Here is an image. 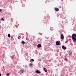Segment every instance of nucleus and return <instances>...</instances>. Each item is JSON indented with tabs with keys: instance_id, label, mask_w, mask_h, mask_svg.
I'll use <instances>...</instances> for the list:
<instances>
[{
	"instance_id": "nucleus-16",
	"label": "nucleus",
	"mask_w": 76,
	"mask_h": 76,
	"mask_svg": "<svg viewBox=\"0 0 76 76\" xmlns=\"http://www.w3.org/2000/svg\"><path fill=\"white\" fill-rule=\"evenodd\" d=\"M45 72H48V70H47V69H46L45 70Z\"/></svg>"
},
{
	"instance_id": "nucleus-9",
	"label": "nucleus",
	"mask_w": 76,
	"mask_h": 76,
	"mask_svg": "<svg viewBox=\"0 0 76 76\" xmlns=\"http://www.w3.org/2000/svg\"><path fill=\"white\" fill-rule=\"evenodd\" d=\"M32 65H33V64L32 63H30L29 64L30 67H31V66H32Z\"/></svg>"
},
{
	"instance_id": "nucleus-12",
	"label": "nucleus",
	"mask_w": 76,
	"mask_h": 76,
	"mask_svg": "<svg viewBox=\"0 0 76 76\" xmlns=\"http://www.w3.org/2000/svg\"><path fill=\"white\" fill-rule=\"evenodd\" d=\"M1 20H3V21H4V19H3V18H1Z\"/></svg>"
},
{
	"instance_id": "nucleus-10",
	"label": "nucleus",
	"mask_w": 76,
	"mask_h": 76,
	"mask_svg": "<svg viewBox=\"0 0 76 76\" xmlns=\"http://www.w3.org/2000/svg\"><path fill=\"white\" fill-rule=\"evenodd\" d=\"M21 43H22V44H25V42L23 40L22 41Z\"/></svg>"
},
{
	"instance_id": "nucleus-18",
	"label": "nucleus",
	"mask_w": 76,
	"mask_h": 76,
	"mask_svg": "<svg viewBox=\"0 0 76 76\" xmlns=\"http://www.w3.org/2000/svg\"><path fill=\"white\" fill-rule=\"evenodd\" d=\"M46 69V68H44L43 69L44 70H45Z\"/></svg>"
},
{
	"instance_id": "nucleus-19",
	"label": "nucleus",
	"mask_w": 76,
	"mask_h": 76,
	"mask_svg": "<svg viewBox=\"0 0 76 76\" xmlns=\"http://www.w3.org/2000/svg\"><path fill=\"white\" fill-rule=\"evenodd\" d=\"M14 57V56H13L11 57V58H13Z\"/></svg>"
},
{
	"instance_id": "nucleus-24",
	"label": "nucleus",
	"mask_w": 76,
	"mask_h": 76,
	"mask_svg": "<svg viewBox=\"0 0 76 76\" xmlns=\"http://www.w3.org/2000/svg\"><path fill=\"white\" fill-rule=\"evenodd\" d=\"M63 0H61V1H63Z\"/></svg>"
},
{
	"instance_id": "nucleus-11",
	"label": "nucleus",
	"mask_w": 76,
	"mask_h": 76,
	"mask_svg": "<svg viewBox=\"0 0 76 76\" xmlns=\"http://www.w3.org/2000/svg\"><path fill=\"white\" fill-rule=\"evenodd\" d=\"M10 37H11V36H10V34H8V37L9 38H10Z\"/></svg>"
},
{
	"instance_id": "nucleus-22",
	"label": "nucleus",
	"mask_w": 76,
	"mask_h": 76,
	"mask_svg": "<svg viewBox=\"0 0 76 76\" xmlns=\"http://www.w3.org/2000/svg\"><path fill=\"white\" fill-rule=\"evenodd\" d=\"M11 39H12V38H13V37H11Z\"/></svg>"
},
{
	"instance_id": "nucleus-14",
	"label": "nucleus",
	"mask_w": 76,
	"mask_h": 76,
	"mask_svg": "<svg viewBox=\"0 0 76 76\" xmlns=\"http://www.w3.org/2000/svg\"><path fill=\"white\" fill-rule=\"evenodd\" d=\"M26 40H27V41H28L29 40V38L28 37H26Z\"/></svg>"
},
{
	"instance_id": "nucleus-20",
	"label": "nucleus",
	"mask_w": 76,
	"mask_h": 76,
	"mask_svg": "<svg viewBox=\"0 0 76 76\" xmlns=\"http://www.w3.org/2000/svg\"><path fill=\"white\" fill-rule=\"evenodd\" d=\"M1 11H2V10H1V9H0V12H1Z\"/></svg>"
},
{
	"instance_id": "nucleus-5",
	"label": "nucleus",
	"mask_w": 76,
	"mask_h": 76,
	"mask_svg": "<svg viewBox=\"0 0 76 76\" xmlns=\"http://www.w3.org/2000/svg\"><path fill=\"white\" fill-rule=\"evenodd\" d=\"M36 73H40V71L38 70H37L35 71Z\"/></svg>"
},
{
	"instance_id": "nucleus-1",
	"label": "nucleus",
	"mask_w": 76,
	"mask_h": 76,
	"mask_svg": "<svg viewBox=\"0 0 76 76\" xmlns=\"http://www.w3.org/2000/svg\"><path fill=\"white\" fill-rule=\"evenodd\" d=\"M71 38L73 40V42H75L76 41V34H73L71 36Z\"/></svg>"
},
{
	"instance_id": "nucleus-15",
	"label": "nucleus",
	"mask_w": 76,
	"mask_h": 76,
	"mask_svg": "<svg viewBox=\"0 0 76 76\" xmlns=\"http://www.w3.org/2000/svg\"><path fill=\"white\" fill-rule=\"evenodd\" d=\"M50 30H51V31H53V28L52 27H51V28H50Z\"/></svg>"
},
{
	"instance_id": "nucleus-13",
	"label": "nucleus",
	"mask_w": 76,
	"mask_h": 76,
	"mask_svg": "<svg viewBox=\"0 0 76 76\" xmlns=\"http://www.w3.org/2000/svg\"><path fill=\"white\" fill-rule=\"evenodd\" d=\"M18 39H20V38H21V37L19 36L18 37Z\"/></svg>"
},
{
	"instance_id": "nucleus-17",
	"label": "nucleus",
	"mask_w": 76,
	"mask_h": 76,
	"mask_svg": "<svg viewBox=\"0 0 76 76\" xmlns=\"http://www.w3.org/2000/svg\"><path fill=\"white\" fill-rule=\"evenodd\" d=\"M7 76H9V74L8 73H7Z\"/></svg>"
},
{
	"instance_id": "nucleus-23",
	"label": "nucleus",
	"mask_w": 76,
	"mask_h": 76,
	"mask_svg": "<svg viewBox=\"0 0 76 76\" xmlns=\"http://www.w3.org/2000/svg\"><path fill=\"white\" fill-rule=\"evenodd\" d=\"M1 74L0 73V76H1Z\"/></svg>"
},
{
	"instance_id": "nucleus-3",
	"label": "nucleus",
	"mask_w": 76,
	"mask_h": 76,
	"mask_svg": "<svg viewBox=\"0 0 76 76\" xmlns=\"http://www.w3.org/2000/svg\"><path fill=\"white\" fill-rule=\"evenodd\" d=\"M41 44H39L37 45V48H40V47H41Z\"/></svg>"
},
{
	"instance_id": "nucleus-8",
	"label": "nucleus",
	"mask_w": 76,
	"mask_h": 76,
	"mask_svg": "<svg viewBox=\"0 0 76 76\" xmlns=\"http://www.w3.org/2000/svg\"><path fill=\"white\" fill-rule=\"evenodd\" d=\"M32 61H34V60L33 59H31L30 60V62L31 63H32Z\"/></svg>"
},
{
	"instance_id": "nucleus-7",
	"label": "nucleus",
	"mask_w": 76,
	"mask_h": 76,
	"mask_svg": "<svg viewBox=\"0 0 76 76\" xmlns=\"http://www.w3.org/2000/svg\"><path fill=\"white\" fill-rule=\"evenodd\" d=\"M62 48L63 49V50H66V48L65 47H64V46H62Z\"/></svg>"
},
{
	"instance_id": "nucleus-21",
	"label": "nucleus",
	"mask_w": 76,
	"mask_h": 76,
	"mask_svg": "<svg viewBox=\"0 0 76 76\" xmlns=\"http://www.w3.org/2000/svg\"><path fill=\"white\" fill-rule=\"evenodd\" d=\"M64 59L65 60H67V59L66 58H65Z\"/></svg>"
},
{
	"instance_id": "nucleus-2",
	"label": "nucleus",
	"mask_w": 76,
	"mask_h": 76,
	"mask_svg": "<svg viewBox=\"0 0 76 76\" xmlns=\"http://www.w3.org/2000/svg\"><path fill=\"white\" fill-rule=\"evenodd\" d=\"M60 41H57L56 42V45H60Z\"/></svg>"
},
{
	"instance_id": "nucleus-6",
	"label": "nucleus",
	"mask_w": 76,
	"mask_h": 76,
	"mask_svg": "<svg viewBox=\"0 0 76 76\" xmlns=\"http://www.w3.org/2000/svg\"><path fill=\"white\" fill-rule=\"evenodd\" d=\"M61 39H64V35L63 34H61Z\"/></svg>"
},
{
	"instance_id": "nucleus-4",
	"label": "nucleus",
	"mask_w": 76,
	"mask_h": 76,
	"mask_svg": "<svg viewBox=\"0 0 76 76\" xmlns=\"http://www.w3.org/2000/svg\"><path fill=\"white\" fill-rule=\"evenodd\" d=\"M55 10L56 11H58L59 10V9H58V8H55Z\"/></svg>"
}]
</instances>
